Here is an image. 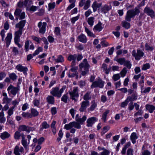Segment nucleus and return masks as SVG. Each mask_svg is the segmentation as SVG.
<instances>
[{"label": "nucleus", "instance_id": "nucleus-1", "mask_svg": "<svg viewBox=\"0 0 155 155\" xmlns=\"http://www.w3.org/2000/svg\"><path fill=\"white\" fill-rule=\"evenodd\" d=\"M79 66L81 71V75L85 76L88 73L90 66L86 59H84L83 61L80 64Z\"/></svg>", "mask_w": 155, "mask_h": 155}, {"label": "nucleus", "instance_id": "nucleus-2", "mask_svg": "<svg viewBox=\"0 0 155 155\" xmlns=\"http://www.w3.org/2000/svg\"><path fill=\"white\" fill-rule=\"evenodd\" d=\"M140 13V11L138 8L136 7L134 9L128 10L125 16V19L127 21L130 22L131 18L135 16Z\"/></svg>", "mask_w": 155, "mask_h": 155}, {"label": "nucleus", "instance_id": "nucleus-3", "mask_svg": "<svg viewBox=\"0 0 155 155\" xmlns=\"http://www.w3.org/2000/svg\"><path fill=\"white\" fill-rule=\"evenodd\" d=\"M65 86H63L59 90L58 87H56L52 88V90L50 91V93L53 96L60 98L62 94L66 88Z\"/></svg>", "mask_w": 155, "mask_h": 155}, {"label": "nucleus", "instance_id": "nucleus-4", "mask_svg": "<svg viewBox=\"0 0 155 155\" xmlns=\"http://www.w3.org/2000/svg\"><path fill=\"white\" fill-rule=\"evenodd\" d=\"M73 127L79 129L81 128L80 124L77 122L73 121L70 122L68 124H65L64 127V129L69 130Z\"/></svg>", "mask_w": 155, "mask_h": 155}, {"label": "nucleus", "instance_id": "nucleus-5", "mask_svg": "<svg viewBox=\"0 0 155 155\" xmlns=\"http://www.w3.org/2000/svg\"><path fill=\"white\" fill-rule=\"evenodd\" d=\"M144 53L140 49H137L136 52L135 50H133L132 52V55L135 58L136 60H139L143 57Z\"/></svg>", "mask_w": 155, "mask_h": 155}, {"label": "nucleus", "instance_id": "nucleus-6", "mask_svg": "<svg viewBox=\"0 0 155 155\" xmlns=\"http://www.w3.org/2000/svg\"><path fill=\"white\" fill-rule=\"evenodd\" d=\"M91 1L90 0H81L79 3V6L80 7H83V9L85 10L88 8L91 5Z\"/></svg>", "mask_w": 155, "mask_h": 155}, {"label": "nucleus", "instance_id": "nucleus-7", "mask_svg": "<svg viewBox=\"0 0 155 155\" xmlns=\"http://www.w3.org/2000/svg\"><path fill=\"white\" fill-rule=\"evenodd\" d=\"M20 90V87L18 86L17 87H14L12 85H10L7 88V91L8 94H12L15 96Z\"/></svg>", "mask_w": 155, "mask_h": 155}, {"label": "nucleus", "instance_id": "nucleus-8", "mask_svg": "<svg viewBox=\"0 0 155 155\" xmlns=\"http://www.w3.org/2000/svg\"><path fill=\"white\" fill-rule=\"evenodd\" d=\"M104 82L101 79H99L93 82L91 87V88L94 87H99L102 88L104 86Z\"/></svg>", "mask_w": 155, "mask_h": 155}, {"label": "nucleus", "instance_id": "nucleus-9", "mask_svg": "<svg viewBox=\"0 0 155 155\" xmlns=\"http://www.w3.org/2000/svg\"><path fill=\"white\" fill-rule=\"evenodd\" d=\"M143 12L152 18H153L155 17V12L152 9L148 7H146L144 9Z\"/></svg>", "mask_w": 155, "mask_h": 155}, {"label": "nucleus", "instance_id": "nucleus-10", "mask_svg": "<svg viewBox=\"0 0 155 155\" xmlns=\"http://www.w3.org/2000/svg\"><path fill=\"white\" fill-rule=\"evenodd\" d=\"M38 27L40 28L39 32L42 34H44L46 28L47 26V23L45 22L43 23L41 22H39L38 24Z\"/></svg>", "mask_w": 155, "mask_h": 155}, {"label": "nucleus", "instance_id": "nucleus-11", "mask_svg": "<svg viewBox=\"0 0 155 155\" xmlns=\"http://www.w3.org/2000/svg\"><path fill=\"white\" fill-rule=\"evenodd\" d=\"M78 90L77 87H74L72 91L70 92V97L72 100H76V98L79 96Z\"/></svg>", "mask_w": 155, "mask_h": 155}, {"label": "nucleus", "instance_id": "nucleus-12", "mask_svg": "<svg viewBox=\"0 0 155 155\" xmlns=\"http://www.w3.org/2000/svg\"><path fill=\"white\" fill-rule=\"evenodd\" d=\"M97 119L94 117L88 118L86 121V126L88 127H92L95 122L97 121Z\"/></svg>", "mask_w": 155, "mask_h": 155}, {"label": "nucleus", "instance_id": "nucleus-13", "mask_svg": "<svg viewBox=\"0 0 155 155\" xmlns=\"http://www.w3.org/2000/svg\"><path fill=\"white\" fill-rule=\"evenodd\" d=\"M16 68L19 71L22 72L24 75L27 74L28 69L26 66H23L21 64H18L16 66Z\"/></svg>", "mask_w": 155, "mask_h": 155}, {"label": "nucleus", "instance_id": "nucleus-14", "mask_svg": "<svg viewBox=\"0 0 155 155\" xmlns=\"http://www.w3.org/2000/svg\"><path fill=\"white\" fill-rule=\"evenodd\" d=\"M14 153L15 155H21V153H24V149L22 147H19L18 146L16 145L14 148Z\"/></svg>", "mask_w": 155, "mask_h": 155}, {"label": "nucleus", "instance_id": "nucleus-15", "mask_svg": "<svg viewBox=\"0 0 155 155\" xmlns=\"http://www.w3.org/2000/svg\"><path fill=\"white\" fill-rule=\"evenodd\" d=\"M90 105V102L88 101H83L81 104V105L79 110L81 112H83L85 111L86 108Z\"/></svg>", "mask_w": 155, "mask_h": 155}, {"label": "nucleus", "instance_id": "nucleus-16", "mask_svg": "<svg viewBox=\"0 0 155 155\" xmlns=\"http://www.w3.org/2000/svg\"><path fill=\"white\" fill-rule=\"evenodd\" d=\"M102 5V3H98L97 1H94L91 7L94 12H96L98 8H100Z\"/></svg>", "mask_w": 155, "mask_h": 155}, {"label": "nucleus", "instance_id": "nucleus-17", "mask_svg": "<svg viewBox=\"0 0 155 155\" xmlns=\"http://www.w3.org/2000/svg\"><path fill=\"white\" fill-rule=\"evenodd\" d=\"M77 55L76 54L74 55H70L68 57V59L69 61H72L71 62V66H73L75 65L76 59L77 58Z\"/></svg>", "mask_w": 155, "mask_h": 155}, {"label": "nucleus", "instance_id": "nucleus-18", "mask_svg": "<svg viewBox=\"0 0 155 155\" xmlns=\"http://www.w3.org/2000/svg\"><path fill=\"white\" fill-rule=\"evenodd\" d=\"M87 117L85 115H84L81 118L79 117V114H77L75 117V120L77 122L80 124H83V123L86 120Z\"/></svg>", "mask_w": 155, "mask_h": 155}, {"label": "nucleus", "instance_id": "nucleus-19", "mask_svg": "<svg viewBox=\"0 0 155 155\" xmlns=\"http://www.w3.org/2000/svg\"><path fill=\"white\" fill-rule=\"evenodd\" d=\"M41 127L39 129L40 131H43L44 129H47L50 127V125L46 121H43L41 124Z\"/></svg>", "mask_w": 155, "mask_h": 155}, {"label": "nucleus", "instance_id": "nucleus-20", "mask_svg": "<svg viewBox=\"0 0 155 155\" xmlns=\"http://www.w3.org/2000/svg\"><path fill=\"white\" fill-rule=\"evenodd\" d=\"M103 28L102 26V23L99 22L96 25L94 26L93 30L95 32H100L103 29Z\"/></svg>", "mask_w": 155, "mask_h": 155}, {"label": "nucleus", "instance_id": "nucleus-21", "mask_svg": "<svg viewBox=\"0 0 155 155\" xmlns=\"http://www.w3.org/2000/svg\"><path fill=\"white\" fill-rule=\"evenodd\" d=\"M78 39L81 42L85 43L87 42V39L85 35L83 34H81L78 36Z\"/></svg>", "mask_w": 155, "mask_h": 155}, {"label": "nucleus", "instance_id": "nucleus-22", "mask_svg": "<svg viewBox=\"0 0 155 155\" xmlns=\"http://www.w3.org/2000/svg\"><path fill=\"white\" fill-rule=\"evenodd\" d=\"M111 7L110 5L105 4L101 8V11L103 13L105 14L111 9Z\"/></svg>", "mask_w": 155, "mask_h": 155}, {"label": "nucleus", "instance_id": "nucleus-23", "mask_svg": "<svg viewBox=\"0 0 155 155\" xmlns=\"http://www.w3.org/2000/svg\"><path fill=\"white\" fill-rule=\"evenodd\" d=\"M22 33V31L21 29H19L18 31H15V33L14 40H20V37Z\"/></svg>", "mask_w": 155, "mask_h": 155}, {"label": "nucleus", "instance_id": "nucleus-24", "mask_svg": "<svg viewBox=\"0 0 155 155\" xmlns=\"http://www.w3.org/2000/svg\"><path fill=\"white\" fill-rule=\"evenodd\" d=\"M21 143L25 149V150L28 149V144L27 143L26 140L25 139L24 134H23L22 135Z\"/></svg>", "mask_w": 155, "mask_h": 155}, {"label": "nucleus", "instance_id": "nucleus-25", "mask_svg": "<svg viewBox=\"0 0 155 155\" xmlns=\"http://www.w3.org/2000/svg\"><path fill=\"white\" fill-rule=\"evenodd\" d=\"M130 139L133 144L136 142V140L138 138L137 134L135 132L132 133L130 136Z\"/></svg>", "mask_w": 155, "mask_h": 155}, {"label": "nucleus", "instance_id": "nucleus-26", "mask_svg": "<svg viewBox=\"0 0 155 155\" xmlns=\"http://www.w3.org/2000/svg\"><path fill=\"white\" fill-rule=\"evenodd\" d=\"M146 108L150 113H152L155 110V106L151 104H147Z\"/></svg>", "mask_w": 155, "mask_h": 155}, {"label": "nucleus", "instance_id": "nucleus-27", "mask_svg": "<svg viewBox=\"0 0 155 155\" xmlns=\"http://www.w3.org/2000/svg\"><path fill=\"white\" fill-rule=\"evenodd\" d=\"M25 23V20H22L18 23L16 25L15 27L16 28H19V29H21V30L22 31L23 28L24 26Z\"/></svg>", "mask_w": 155, "mask_h": 155}, {"label": "nucleus", "instance_id": "nucleus-28", "mask_svg": "<svg viewBox=\"0 0 155 155\" xmlns=\"http://www.w3.org/2000/svg\"><path fill=\"white\" fill-rule=\"evenodd\" d=\"M15 106H12L10 107L9 109H8V111L7 112V113L8 114V115L7 117V120H8L10 118V117L13 114L14 112V110L15 109Z\"/></svg>", "mask_w": 155, "mask_h": 155}, {"label": "nucleus", "instance_id": "nucleus-29", "mask_svg": "<svg viewBox=\"0 0 155 155\" xmlns=\"http://www.w3.org/2000/svg\"><path fill=\"white\" fill-rule=\"evenodd\" d=\"M91 107L88 109L89 112L94 110L97 106V104L95 100H93L91 102Z\"/></svg>", "mask_w": 155, "mask_h": 155}, {"label": "nucleus", "instance_id": "nucleus-30", "mask_svg": "<svg viewBox=\"0 0 155 155\" xmlns=\"http://www.w3.org/2000/svg\"><path fill=\"white\" fill-rule=\"evenodd\" d=\"M12 38V35L11 33H8L5 38L6 43L7 45L8 46L10 44Z\"/></svg>", "mask_w": 155, "mask_h": 155}, {"label": "nucleus", "instance_id": "nucleus-31", "mask_svg": "<svg viewBox=\"0 0 155 155\" xmlns=\"http://www.w3.org/2000/svg\"><path fill=\"white\" fill-rule=\"evenodd\" d=\"M91 92L87 91L84 96L83 98L85 101L91 100Z\"/></svg>", "mask_w": 155, "mask_h": 155}, {"label": "nucleus", "instance_id": "nucleus-32", "mask_svg": "<svg viewBox=\"0 0 155 155\" xmlns=\"http://www.w3.org/2000/svg\"><path fill=\"white\" fill-rule=\"evenodd\" d=\"M48 102L51 104H53L54 103V97L52 96H48L46 98Z\"/></svg>", "mask_w": 155, "mask_h": 155}, {"label": "nucleus", "instance_id": "nucleus-33", "mask_svg": "<svg viewBox=\"0 0 155 155\" xmlns=\"http://www.w3.org/2000/svg\"><path fill=\"white\" fill-rule=\"evenodd\" d=\"M137 99V96L135 94H132L131 96H129L127 98L128 101L132 102Z\"/></svg>", "mask_w": 155, "mask_h": 155}, {"label": "nucleus", "instance_id": "nucleus-34", "mask_svg": "<svg viewBox=\"0 0 155 155\" xmlns=\"http://www.w3.org/2000/svg\"><path fill=\"white\" fill-rule=\"evenodd\" d=\"M23 133L21 134L18 131H16L15 132L14 134V137L15 139L16 140H18L20 139L21 137H22Z\"/></svg>", "mask_w": 155, "mask_h": 155}, {"label": "nucleus", "instance_id": "nucleus-35", "mask_svg": "<svg viewBox=\"0 0 155 155\" xmlns=\"http://www.w3.org/2000/svg\"><path fill=\"white\" fill-rule=\"evenodd\" d=\"M31 114L32 117H35L39 114V112L35 109L32 108L31 110Z\"/></svg>", "mask_w": 155, "mask_h": 155}, {"label": "nucleus", "instance_id": "nucleus-36", "mask_svg": "<svg viewBox=\"0 0 155 155\" xmlns=\"http://www.w3.org/2000/svg\"><path fill=\"white\" fill-rule=\"evenodd\" d=\"M85 31L87 33V35L90 37L93 38L96 37V35L94 34L91 32L89 29L86 27L85 28Z\"/></svg>", "mask_w": 155, "mask_h": 155}, {"label": "nucleus", "instance_id": "nucleus-37", "mask_svg": "<svg viewBox=\"0 0 155 155\" xmlns=\"http://www.w3.org/2000/svg\"><path fill=\"white\" fill-rule=\"evenodd\" d=\"M54 61L57 63H62L64 61V58L61 55H58L57 58L54 59Z\"/></svg>", "mask_w": 155, "mask_h": 155}, {"label": "nucleus", "instance_id": "nucleus-38", "mask_svg": "<svg viewBox=\"0 0 155 155\" xmlns=\"http://www.w3.org/2000/svg\"><path fill=\"white\" fill-rule=\"evenodd\" d=\"M10 136V134L8 132H5L2 133L1 135V137L2 139L4 140L6 138H8Z\"/></svg>", "mask_w": 155, "mask_h": 155}, {"label": "nucleus", "instance_id": "nucleus-39", "mask_svg": "<svg viewBox=\"0 0 155 155\" xmlns=\"http://www.w3.org/2000/svg\"><path fill=\"white\" fill-rule=\"evenodd\" d=\"M30 43H31V42L30 41L27 40L25 41V49L26 52H27L29 51Z\"/></svg>", "mask_w": 155, "mask_h": 155}, {"label": "nucleus", "instance_id": "nucleus-40", "mask_svg": "<svg viewBox=\"0 0 155 155\" xmlns=\"http://www.w3.org/2000/svg\"><path fill=\"white\" fill-rule=\"evenodd\" d=\"M94 18L93 17H91L88 18L87 23L91 27L94 25Z\"/></svg>", "mask_w": 155, "mask_h": 155}, {"label": "nucleus", "instance_id": "nucleus-41", "mask_svg": "<svg viewBox=\"0 0 155 155\" xmlns=\"http://www.w3.org/2000/svg\"><path fill=\"white\" fill-rule=\"evenodd\" d=\"M116 61L121 65L124 64L126 61L125 59L124 58H117Z\"/></svg>", "mask_w": 155, "mask_h": 155}, {"label": "nucleus", "instance_id": "nucleus-42", "mask_svg": "<svg viewBox=\"0 0 155 155\" xmlns=\"http://www.w3.org/2000/svg\"><path fill=\"white\" fill-rule=\"evenodd\" d=\"M9 76L10 79L13 81H15L17 79V76L14 73L9 74Z\"/></svg>", "mask_w": 155, "mask_h": 155}, {"label": "nucleus", "instance_id": "nucleus-43", "mask_svg": "<svg viewBox=\"0 0 155 155\" xmlns=\"http://www.w3.org/2000/svg\"><path fill=\"white\" fill-rule=\"evenodd\" d=\"M28 126L25 125H21L19 127L18 130L20 131H26L27 132Z\"/></svg>", "mask_w": 155, "mask_h": 155}, {"label": "nucleus", "instance_id": "nucleus-44", "mask_svg": "<svg viewBox=\"0 0 155 155\" xmlns=\"http://www.w3.org/2000/svg\"><path fill=\"white\" fill-rule=\"evenodd\" d=\"M109 110H106L105 112L102 115V119L104 122H106V117L107 114L109 113Z\"/></svg>", "mask_w": 155, "mask_h": 155}, {"label": "nucleus", "instance_id": "nucleus-45", "mask_svg": "<svg viewBox=\"0 0 155 155\" xmlns=\"http://www.w3.org/2000/svg\"><path fill=\"white\" fill-rule=\"evenodd\" d=\"M122 26L123 27L127 29L130 28V24L126 21H123L122 22Z\"/></svg>", "mask_w": 155, "mask_h": 155}, {"label": "nucleus", "instance_id": "nucleus-46", "mask_svg": "<svg viewBox=\"0 0 155 155\" xmlns=\"http://www.w3.org/2000/svg\"><path fill=\"white\" fill-rule=\"evenodd\" d=\"M68 99V94L64 95L61 98V100L65 103H66L67 102V100Z\"/></svg>", "mask_w": 155, "mask_h": 155}, {"label": "nucleus", "instance_id": "nucleus-47", "mask_svg": "<svg viewBox=\"0 0 155 155\" xmlns=\"http://www.w3.org/2000/svg\"><path fill=\"white\" fill-rule=\"evenodd\" d=\"M110 126L108 125L104 127L101 134L103 135L104 134L110 129Z\"/></svg>", "mask_w": 155, "mask_h": 155}, {"label": "nucleus", "instance_id": "nucleus-48", "mask_svg": "<svg viewBox=\"0 0 155 155\" xmlns=\"http://www.w3.org/2000/svg\"><path fill=\"white\" fill-rule=\"evenodd\" d=\"M127 70L126 68H124L120 72L122 77H124L126 75Z\"/></svg>", "mask_w": 155, "mask_h": 155}, {"label": "nucleus", "instance_id": "nucleus-49", "mask_svg": "<svg viewBox=\"0 0 155 155\" xmlns=\"http://www.w3.org/2000/svg\"><path fill=\"white\" fill-rule=\"evenodd\" d=\"M22 116L23 117L29 118H32V116L31 115V113L27 112H23L22 114Z\"/></svg>", "mask_w": 155, "mask_h": 155}, {"label": "nucleus", "instance_id": "nucleus-50", "mask_svg": "<svg viewBox=\"0 0 155 155\" xmlns=\"http://www.w3.org/2000/svg\"><path fill=\"white\" fill-rule=\"evenodd\" d=\"M120 78L119 74H114L112 77V79L114 81H116L120 79Z\"/></svg>", "mask_w": 155, "mask_h": 155}, {"label": "nucleus", "instance_id": "nucleus-51", "mask_svg": "<svg viewBox=\"0 0 155 155\" xmlns=\"http://www.w3.org/2000/svg\"><path fill=\"white\" fill-rule=\"evenodd\" d=\"M79 18H80V15H77V16H76V17H73L71 19V22L72 24L74 23L76 21H77V20H78Z\"/></svg>", "mask_w": 155, "mask_h": 155}, {"label": "nucleus", "instance_id": "nucleus-52", "mask_svg": "<svg viewBox=\"0 0 155 155\" xmlns=\"http://www.w3.org/2000/svg\"><path fill=\"white\" fill-rule=\"evenodd\" d=\"M124 65L129 69H130L131 68L132 65L130 61H126Z\"/></svg>", "mask_w": 155, "mask_h": 155}, {"label": "nucleus", "instance_id": "nucleus-53", "mask_svg": "<svg viewBox=\"0 0 155 155\" xmlns=\"http://www.w3.org/2000/svg\"><path fill=\"white\" fill-rule=\"evenodd\" d=\"M55 5V4L54 2L52 3H49L48 4V10L50 11L51 9H54Z\"/></svg>", "mask_w": 155, "mask_h": 155}, {"label": "nucleus", "instance_id": "nucleus-54", "mask_svg": "<svg viewBox=\"0 0 155 155\" xmlns=\"http://www.w3.org/2000/svg\"><path fill=\"white\" fill-rule=\"evenodd\" d=\"M150 68V65L149 64L146 63L143 65L142 69V70H145L149 68Z\"/></svg>", "mask_w": 155, "mask_h": 155}, {"label": "nucleus", "instance_id": "nucleus-55", "mask_svg": "<svg viewBox=\"0 0 155 155\" xmlns=\"http://www.w3.org/2000/svg\"><path fill=\"white\" fill-rule=\"evenodd\" d=\"M21 13V10L19 9H16L14 12L15 15L17 16H19Z\"/></svg>", "mask_w": 155, "mask_h": 155}, {"label": "nucleus", "instance_id": "nucleus-56", "mask_svg": "<svg viewBox=\"0 0 155 155\" xmlns=\"http://www.w3.org/2000/svg\"><path fill=\"white\" fill-rule=\"evenodd\" d=\"M110 151L108 150H105L100 153V154L98 155H109L110 154Z\"/></svg>", "mask_w": 155, "mask_h": 155}, {"label": "nucleus", "instance_id": "nucleus-57", "mask_svg": "<svg viewBox=\"0 0 155 155\" xmlns=\"http://www.w3.org/2000/svg\"><path fill=\"white\" fill-rule=\"evenodd\" d=\"M134 150L133 149L130 148L128 149L127 152V155H133Z\"/></svg>", "mask_w": 155, "mask_h": 155}, {"label": "nucleus", "instance_id": "nucleus-58", "mask_svg": "<svg viewBox=\"0 0 155 155\" xmlns=\"http://www.w3.org/2000/svg\"><path fill=\"white\" fill-rule=\"evenodd\" d=\"M39 8L38 6H36L34 5H32L29 9V10L33 12L36 11L37 9Z\"/></svg>", "mask_w": 155, "mask_h": 155}, {"label": "nucleus", "instance_id": "nucleus-59", "mask_svg": "<svg viewBox=\"0 0 155 155\" xmlns=\"http://www.w3.org/2000/svg\"><path fill=\"white\" fill-rule=\"evenodd\" d=\"M92 12L90 9H89L84 13L85 16L86 17H88L91 13Z\"/></svg>", "mask_w": 155, "mask_h": 155}, {"label": "nucleus", "instance_id": "nucleus-60", "mask_svg": "<svg viewBox=\"0 0 155 155\" xmlns=\"http://www.w3.org/2000/svg\"><path fill=\"white\" fill-rule=\"evenodd\" d=\"M151 89V88L150 87H147L145 89H143L142 91H141V92L144 93H149Z\"/></svg>", "mask_w": 155, "mask_h": 155}, {"label": "nucleus", "instance_id": "nucleus-61", "mask_svg": "<svg viewBox=\"0 0 155 155\" xmlns=\"http://www.w3.org/2000/svg\"><path fill=\"white\" fill-rule=\"evenodd\" d=\"M76 110L73 108L71 109L69 111V112L71 114L73 118H74V117L75 112Z\"/></svg>", "mask_w": 155, "mask_h": 155}, {"label": "nucleus", "instance_id": "nucleus-62", "mask_svg": "<svg viewBox=\"0 0 155 155\" xmlns=\"http://www.w3.org/2000/svg\"><path fill=\"white\" fill-rule=\"evenodd\" d=\"M145 48L146 50L150 51H152L153 49V47L150 46L147 43L145 44Z\"/></svg>", "mask_w": 155, "mask_h": 155}, {"label": "nucleus", "instance_id": "nucleus-63", "mask_svg": "<svg viewBox=\"0 0 155 155\" xmlns=\"http://www.w3.org/2000/svg\"><path fill=\"white\" fill-rule=\"evenodd\" d=\"M60 30L58 27H56L54 30V33L55 34L57 35H59L60 34Z\"/></svg>", "mask_w": 155, "mask_h": 155}, {"label": "nucleus", "instance_id": "nucleus-64", "mask_svg": "<svg viewBox=\"0 0 155 155\" xmlns=\"http://www.w3.org/2000/svg\"><path fill=\"white\" fill-rule=\"evenodd\" d=\"M151 153L148 150H145L142 152L141 155H150Z\"/></svg>", "mask_w": 155, "mask_h": 155}]
</instances>
